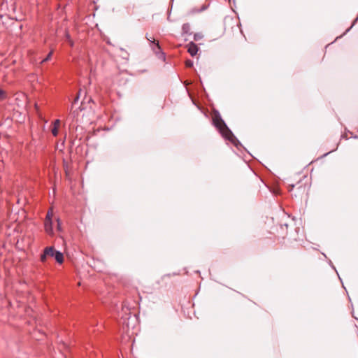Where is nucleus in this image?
Returning a JSON list of instances; mask_svg holds the SVG:
<instances>
[{
  "instance_id": "f257e3e1",
  "label": "nucleus",
  "mask_w": 358,
  "mask_h": 358,
  "mask_svg": "<svg viewBox=\"0 0 358 358\" xmlns=\"http://www.w3.org/2000/svg\"><path fill=\"white\" fill-rule=\"evenodd\" d=\"M212 124L217 129L221 136L225 140L229 141L232 143L237 149H239V147H243L241 141L236 138L222 118L218 110H215V115L212 120Z\"/></svg>"
},
{
  "instance_id": "f03ea898",
  "label": "nucleus",
  "mask_w": 358,
  "mask_h": 358,
  "mask_svg": "<svg viewBox=\"0 0 358 358\" xmlns=\"http://www.w3.org/2000/svg\"><path fill=\"white\" fill-rule=\"evenodd\" d=\"M48 256L54 257L59 264H62L64 262L63 253L59 250H56L53 247L45 248L43 253L41 255V261L45 262Z\"/></svg>"
},
{
  "instance_id": "7ed1b4c3",
  "label": "nucleus",
  "mask_w": 358,
  "mask_h": 358,
  "mask_svg": "<svg viewBox=\"0 0 358 358\" xmlns=\"http://www.w3.org/2000/svg\"><path fill=\"white\" fill-rule=\"evenodd\" d=\"M145 38L149 41L150 47L156 57L159 59L165 61L166 55L161 46L159 45V42L154 38L149 36L148 34L145 35Z\"/></svg>"
},
{
  "instance_id": "20e7f679",
  "label": "nucleus",
  "mask_w": 358,
  "mask_h": 358,
  "mask_svg": "<svg viewBox=\"0 0 358 358\" xmlns=\"http://www.w3.org/2000/svg\"><path fill=\"white\" fill-rule=\"evenodd\" d=\"M185 47L187 48V52L190 54L192 57H194L195 55H196L198 51L199 50V48L194 41H190L188 44L185 45Z\"/></svg>"
},
{
  "instance_id": "39448f33",
  "label": "nucleus",
  "mask_w": 358,
  "mask_h": 358,
  "mask_svg": "<svg viewBox=\"0 0 358 358\" xmlns=\"http://www.w3.org/2000/svg\"><path fill=\"white\" fill-rule=\"evenodd\" d=\"M45 231L48 233H49V234L52 233V219H51L50 213H48L47 215L46 220L45 222Z\"/></svg>"
},
{
  "instance_id": "423d86ee",
  "label": "nucleus",
  "mask_w": 358,
  "mask_h": 358,
  "mask_svg": "<svg viewBox=\"0 0 358 358\" xmlns=\"http://www.w3.org/2000/svg\"><path fill=\"white\" fill-rule=\"evenodd\" d=\"M191 26L189 23H185L182 26V35H192V33L190 31Z\"/></svg>"
},
{
  "instance_id": "0eeeda50",
  "label": "nucleus",
  "mask_w": 358,
  "mask_h": 358,
  "mask_svg": "<svg viewBox=\"0 0 358 358\" xmlns=\"http://www.w3.org/2000/svg\"><path fill=\"white\" fill-rule=\"evenodd\" d=\"M357 21H358V17H356V18L353 20V22H352V23L351 26H350L348 29H347L345 30V31L342 35H341V36H337V37L336 38V40H335V41L338 40V38H342V37H343L344 35H345L348 31H350V29H352V28L355 25V24L357 23Z\"/></svg>"
},
{
  "instance_id": "6e6552de",
  "label": "nucleus",
  "mask_w": 358,
  "mask_h": 358,
  "mask_svg": "<svg viewBox=\"0 0 358 358\" xmlns=\"http://www.w3.org/2000/svg\"><path fill=\"white\" fill-rule=\"evenodd\" d=\"M210 4L208 3V4H204L199 9H193L192 12L193 13H201V12H203L204 10H206L208 7H209Z\"/></svg>"
},
{
  "instance_id": "1a4fd4ad",
  "label": "nucleus",
  "mask_w": 358,
  "mask_h": 358,
  "mask_svg": "<svg viewBox=\"0 0 358 358\" xmlns=\"http://www.w3.org/2000/svg\"><path fill=\"white\" fill-rule=\"evenodd\" d=\"M203 37V35L201 34V33H195L194 35H193V40L194 41H198L201 39H202Z\"/></svg>"
},
{
  "instance_id": "9d476101",
  "label": "nucleus",
  "mask_w": 358,
  "mask_h": 358,
  "mask_svg": "<svg viewBox=\"0 0 358 358\" xmlns=\"http://www.w3.org/2000/svg\"><path fill=\"white\" fill-rule=\"evenodd\" d=\"M328 263H329V266L336 272V273L338 274V271H337L336 267L334 266V265L333 264L331 260H329ZM338 278H339L340 280L342 282V280L340 278V276H338Z\"/></svg>"
},
{
  "instance_id": "9b49d317",
  "label": "nucleus",
  "mask_w": 358,
  "mask_h": 358,
  "mask_svg": "<svg viewBox=\"0 0 358 358\" xmlns=\"http://www.w3.org/2000/svg\"><path fill=\"white\" fill-rule=\"evenodd\" d=\"M52 134L53 136H56L58 134V129L57 126H55L52 129Z\"/></svg>"
},
{
  "instance_id": "f8f14e48",
  "label": "nucleus",
  "mask_w": 358,
  "mask_h": 358,
  "mask_svg": "<svg viewBox=\"0 0 358 358\" xmlns=\"http://www.w3.org/2000/svg\"><path fill=\"white\" fill-rule=\"evenodd\" d=\"M52 52H49L48 55L46 56V57L43 59L42 62H48V60H50L52 57Z\"/></svg>"
},
{
  "instance_id": "ddd939ff",
  "label": "nucleus",
  "mask_w": 358,
  "mask_h": 358,
  "mask_svg": "<svg viewBox=\"0 0 358 358\" xmlns=\"http://www.w3.org/2000/svg\"><path fill=\"white\" fill-rule=\"evenodd\" d=\"M5 98V92L3 90L0 89V99H3Z\"/></svg>"
},
{
  "instance_id": "4468645a",
  "label": "nucleus",
  "mask_w": 358,
  "mask_h": 358,
  "mask_svg": "<svg viewBox=\"0 0 358 358\" xmlns=\"http://www.w3.org/2000/svg\"><path fill=\"white\" fill-rule=\"evenodd\" d=\"M80 98V92L77 95V96L75 98L73 103H72V107H73L74 104L78 101Z\"/></svg>"
},
{
  "instance_id": "2eb2a0df",
  "label": "nucleus",
  "mask_w": 358,
  "mask_h": 358,
  "mask_svg": "<svg viewBox=\"0 0 358 358\" xmlns=\"http://www.w3.org/2000/svg\"><path fill=\"white\" fill-rule=\"evenodd\" d=\"M187 66L188 67H191L193 66V62L192 60H188L187 62Z\"/></svg>"
},
{
  "instance_id": "dca6fc26",
  "label": "nucleus",
  "mask_w": 358,
  "mask_h": 358,
  "mask_svg": "<svg viewBox=\"0 0 358 358\" xmlns=\"http://www.w3.org/2000/svg\"><path fill=\"white\" fill-rule=\"evenodd\" d=\"M336 149H337V148H336V149H334V150H331V151H329V152H327V153H324V154L322 156V157H327L329 154H330L331 152H332L335 151Z\"/></svg>"
},
{
  "instance_id": "f3484780",
  "label": "nucleus",
  "mask_w": 358,
  "mask_h": 358,
  "mask_svg": "<svg viewBox=\"0 0 358 358\" xmlns=\"http://www.w3.org/2000/svg\"><path fill=\"white\" fill-rule=\"evenodd\" d=\"M57 229L59 230H61V224H60V221L59 219H57Z\"/></svg>"
},
{
  "instance_id": "a211bd4d",
  "label": "nucleus",
  "mask_w": 358,
  "mask_h": 358,
  "mask_svg": "<svg viewBox=\"0 0 358 358\" xmlns=\"http://www.w3.org/2000/svg\"><path fill=\"white\" fill-rule=\"evenodd\" d=\"M60 123V121L59 120H55V126L59 125Z\"/></svg>"
},
{
  "instance_id": "6ab92c4d",
  "label": "nucleus",
  "mask_w": 358,
  "mask_h": 358,
  "mask_svg": "<svg viewBox=\"0 0 358 358\" xmlns=\"http://www.w3.org/2000/svg\"><path fill=\"white\" fill-rule=\"evenodd\" d=\"M353 138H355V139H358V136L357 135H355L352 136Z\"/></svg>"
},
{
  "instance_id": "aec40b11",
  "label": "nucleus",
  "mask_w": 358,
  "mask_h": 358,
  "mask_svg": "<svg viewBox=\"0 0 358 358\" xmlns=\"http://www.w3.org/2000/svg\"><path fill=\"white\" fill-rule=\"evenodd\" d=\"M168 20H171V14L170 13H169V15H168Z\"/></svg>"
},
{
  "instance_id": "412c9836",
  "label": "nucleus",
  "mask_w": 358,
  "mask_h": 358,
  "mask_svg": "<svg viewBox=\"0 0 358 358\" xmlns=\"http://www.w3.org/2000/svg\"><path fill=\"white\" fill-rule=\"evenodd\" d=\"M186 92H187V93L189 94V96H190V94H189V90H187L186 89Z\"/></svg>"
},
{
  "instance_id": "4be33fe9",
  "label": "nucleus",
  "mask_w": 358,
  "mask_h": 358,
  "mask_svg": "<svg viewBox=\"0 0 358 358\" xmlns=\"http://www.w3.org/2000/svg\"><path fill=\"white\" fill-rule=\"evenodd\" d=\"M194 105H196L199 108V106L195 102H194Z\"/></svg>"
},
{
  "instance_id": "5701e85b",
  "label": "nucleus",
  "mask_w": 358,
  "mask_h": 358,
  "mask_svg": "<svg viewBox=\"0 0 358 358\" xmlns=\"http://www.w3.org/2000/svg\"><path fill=\"white\" fill-rule=\"evenodd\" d=\"M357 131H358V129H357Z\"/></svg>"
}]
</instances>
